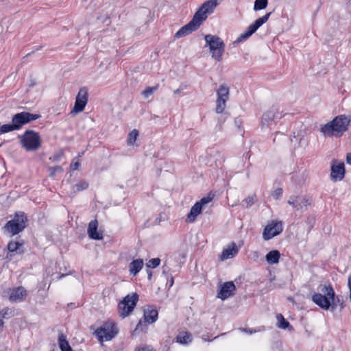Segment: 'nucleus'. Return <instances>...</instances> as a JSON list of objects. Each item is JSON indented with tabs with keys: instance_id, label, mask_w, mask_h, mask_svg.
I'll return each instance as SVG.
<instances>
[{
	"instance_id": "obj_47",
	"label": "nucleus",
	"mask_w": 351,
	"mask_h": 351,
	"mask_svg": "<svg viewBox=\"0 0 351 351\" xmlns=\"http://www.w3.org/2000/svg\"><path fill=\"white\" fill-rule=\"evenodd\" d=\"M346 162L348 164L351 165V152L347 154Z\"/></svg>"
},
{
	"instance_id": "obj_10",
	"label": "nucleus",
	"mask_w": 351,
	"mask_h": 351,
	"mask_svg": "<svg viewBox=\"0 0 351 351\" xmlns=\"http://www.w3.org/2000/svg\"><path fill=\"white\" fill-rule=\"evenodd\" d=\"M219 4L218 0H208L202 4L194 16L202 23L208 17V14L213 13Z\"/></svg>"
},
{
	"instance_id": "obj_12",
	"label": "nucleus",
	"mask_w": 351,
	"mask_h": 351,
	"mask_svg": "<svg viewBox=\"0 0 351 351\" xmlns=\"http://www.w3.org/2000/svg\"><path fill=\"white\" fill-rule=\"evenodd\" d=\"M282 230L283 226L282 222L272 220L265 227L263 232V238L265 241H268L280 234Z\"/></svg>"
},
{
	"instance_id": "obj_24",
	"label": "nucleus",
	"mask_w": 351,
	"mask_h": 351,
	"mask_svg": "<svg viewBox=\"0 0 351 351\" xmlns=\"http://www.w3.org/2000/svg\"><path fill=\"white\" fill-rule=\"evenodd\" d=\"M143 261L141 259H136L132 261L129 265V271L130 274L136 276L142 269Z\"/></svg>"
},
{
	"instance_id": "obj_58",
	"label": "nucleus",
	"mask_w": 351,
	"mask_h": 351,
	"mask_svg": "<svg viewBox=\"0 0 351 351\" xmlns=\"http://www.w3.org/2000/svg\"><path fill=\"white\" fill-rule=\"evenodd\" d=\"M35 83L34 82H31V84L29 85V86H34Z\"/></svg>"
},
{
	"instance_id": "obj_53",
	"label": "nucleus",
	"mask_w": 351,
	"mask_h": 351,
	"mask_svg": "<svg viewBox=\"0 0 351 351\" xmlns=\"http://www.w3.org/2000/svg\"><path fill=\"white\" fill-rule=\"evenodd\" d=\"M79 164H80V163H79L78 162H75V163L73 164V169H76L78 167Z\"/></svg>"
},
{
	"instance_id": "obj_59",
	"label": "nucleus",
	"mask_w": 351,
	"mask_h": 351,
	"mask_svg": "<svg viewBox=\"0 0 351 351\" xmlns=\"http://www.w3.org/2000/svg\"><path fill=\"white\" fill-rule=\"evenodd\" d=\"M223 0H219L218 1L220 3L221 1H222Z\"/></svg>"
},
{
	"instance_id": "obj_52",
	"label": "nucleus",
	"mask_w": 351,
	"mask_h": 351,
	"mask_svg": "<svg viewBox=\"0 0 351 351\" xmlns=\"http://www.w3.org/2000/svg\"><path fill=\"white\" fill-rule=\"evenodd\" d=\"M243 331L247 332V333H250V334H252L253 331L250 329H247V328H244L243 329Z\"/></svg>"
},
{
	"instance_id": "obj_7",
	"label": "nucleus",
	"mask_w": 351,
	"mask_h": 351,
	"mask_svg": "<svg viewBox=\"0 0 351 351\" xmlns=\"http://www.w3.org/2000/svg\"><path fill=\"white\" fill-rule=\"evenodd\" d=\"M158 315V313L156 309L149 308L145 309L143 315L144 321H139L132 335L134 336L138 335L140 332L146 330L147 324H152L157 320Z\"/></svg>"
},
{
	"instance_id": "obj_26",
	"label": "nucleus",
	"mask_w": 351,
	"mask_h": 351,
	"mask_svg": "<svg viewBox=\"0 0 351 351\" xmlns=\"http://www.w3.org/2000/svg\"><path fill=\"white\" fill-rule=\"evenodd\" d=\"M276 319L278 321L277 326L279 328L286 330L287 329L289 331H291L293 330V326L290 324V323L285 319V317L281 314H278L276 315Z\"/></svg>"
},
{
	"instance_id": "obj_51",
	"label": "nucleus",
	"mask_w": 351,
	"mask_h": 351,
	"mask_svg": "<svg viewBox=\"0 0 351 351\" xmlns=\"http://www.w3.org/2000/svg\"><path fill=\"white\" fill-rule=\"evenodd\" d=\"M182 90V88H178L177 90H174V94L178 95L180 94Z\"/></svg>"
},
{
	"instance_id": "obj_25",
	"label": "nucleus",
	"mask_w": 351,
	"mask_h": 351,
	"mask_svg": "<svg viewBox=\"0 0 351 351\" xmlns=\"http://www.w3.org/2000/svg\"><path fill=\"white\" fill-rule=\"evenodd\" d=\"M23 242L11 241L8 245V250L10 253L22 254L23 253Z\"/></svg>"
},
{
	"instance_id": "obj_16",
	"label": "nucleus",
	"mask_w": 351,
	"mask_h": 351,
	"mask_svg": "<svg viewBox=\"0 0 351 351\" xmlns=\"http://www.w3.org/2000/svg\"><path fill=\"white\" fill-rule=\"evenodd\" d=\"M287 203L291 205L295 210H305L307 209L308 206L311 205V200L308 197H298L291 195Z\"/></svg>"
},
{
	"instance_id": "obj_28",
	"label": "nucleus",
	"mask_w": 351,
	"mask_h": 351,
	"mask_svg": "<svg viewBox=\"0 0 351 351\" xmlns=\"http://www.w3.org/2000/svg\"><path fill=\"white\" fill-rule=\"evenodd\" d=\"M270 14H271V12H269V13H267L263 16L258 18V19H256L255 21V22L253 24L250 25V27L256 32V31L262 25H263L265 23H266L268 21Z\"/></svg>"
},
{
	"instance_id": "obj_32",
	"label": "nucleus",
	"mask_w": 351,
	"mask_h": 351,
	"mask_svg": "<svg viewBox=\"0 0 351 351\" xmlns=\"http://www.w3.org/2000/svg\"><path fill=\"white\" fill-rule=\"evenodd\" d=\"M88 183L85 180H81L73 186V193L80 192L86 189L88 187Z\"/></svg>"
},
{
	"instance_id": "obj_19",
	"label": "nucleus",
	"mask_w": 351,
	"mask_h": 351,
	"mask_svg": "<svg viewBox=\"0 0 351 351\" xmlns=\"http://www.w3.org/2000/svg\"><path fill=\"white\" fill-rule=\"evenodd\" d=\"M98 221L97 219L92 220L89 222L87 232L89 237L95 240H101L103 235L97 231Z\"/></svg>"
},
{
	"instance_id": "obj_14",
	"label": "nucleus",
	"mask_w": 351,
	"mask_h": 351,
	"mask_svg": "<svg viewBox=\"0 0 351 351\" xmlns=\"http://www.w3.org/2000/svg\"><path fill=\"white\" fill-rule=\"evenodd\" d=\"M211 201V197H204L199 201L197 202L191 208L190 212L187 215L186 222L193 223L196 217L202 213L203 206Z\"/></svg>"
},
{
	"instance_id": "obj_48",
	"label": "nucleus",
	"mask_w": 351,
	"mask_h": 351,
	"mask_svg": "<svg viewBox=\"0 0 351 351\" xmlns=\"http://www.w3.org/2000/svg\"><path fill=\"white\" fill-rule=\"evenodd\" d=\"M178 257L177 256L176 257V258H182L184 259L186 258V254L184 252H178Z\"/></svg>"
},
{
	"instance_id": "obj_42",
	"label": "nucleus",
	"mask_w": 351,
	"mask_h": 351,
	"mask_svg": "<svg viewBox=\"0 0 351 351\" xmlns=\"http://www.w3.org/2000/svg\"><path fill=\"white\" fill-rule=\"evenodd\" d=\"M12 310L9 308H4L1 311H0L1 319L6 318L8 315H10L12 314Z\"/></svg>"
},
{
	"instance_id": "obj_18",
	"label": "nucleus",
	"mask_w": 351,
	"mask_h": 351,
	"mask_svg": "<svg viewBox=\"0 0 351 351\" xmlns=\"http://www.w3.org/2000/svg\"><path fill=\"white\" fill-rule=\"evenodd\" d=\"M345 176V166L343 162L338 165H332L331 167L330 178L332 180L340 181L343 179Z\"/></svg>"
},
{
	"instance_id": "obj_50",
	"label": "nucleus",
	"mask_w": 351,
	"mask_h": 351,
	"mask_svg": "<svg viewBox=\"0 0 351 351\" xmlns=\"http://www.w3.org/2000/svg\"><path fill=\"white\" fill-rule=\"evenodd\" d=\"M169 267H167L166 265H164V266L162 267V273H163V274H165L168 273V272H169Z\"/></svg>"
},
{
	"instance_id": "obj_5",
	"label": "nucleus",
	"mask_w": 351,
	"mask_h": 351,
	"mask_svg": "<svg viewBox=\"0 0 351 351\" xmlns=\"http://www.w3.org/2000/svg\"><path fill=\"white\" fill-rule=\"evenodd\" d=\"M27 221V217L23 212H17L14 218L5 223L3 228L12 235H15L25 229Z\"/></svg>"
},
{
	"instance_id": "obj_35",
	"label": "nucleus",
	"mask_w": 351,
	"mask_h": 351,
	"mask_svg": "<svg viewBox=\"0 0 351 351\" xmlns=\"http://www.w3.org/2000/svg\"><path fill=\"white\" fill-rule=\"evenodd\" d=\"M14 130H16V128L12 123V124H4L0 126V134H4Z\"/></svg>"
},
{
	"instance_id": "obj_8",
	"label": "nucleus",
	"mask_w": 351,
	"mask_h": 351,
	"mask_svg": "<svg viewBox=\"0 0 351 351\" xmlns=\"http://www.w3.org/2000/svg\"><path fill=\"white\" fill-rule=\"evenodd\" d=\"M119 330L116 324L113 322H107L103 326L98 328L94 332L100 341H110L114 338L118 333Z\"/></svg>"
},
{
	"instance_id": "obj_39",
	"label": "nucleus",
	"mask_w": 351,
	"mask_h": 351,
	"mask_svg": "<svg viewBox=\"0 0 351 351\" xmlns=\"http://www.w3.org/2000/svg\"><path fill=\"white\" fill-rule=\"evenodd\" d=\"M254 203V197L251 196L245 198L243 202L242 206L245 208H248L249 206H252Z\"/></svg>"
},
{
	"instance_id": "obj_34",
	"label": "nucleus",
	"mask_w": 351,
	"mask_h": 351,
	"mask_svg": "<svg viewBox=\"0 0 351 351\" xmlns=\"http://www.w3.org/2000/svg\"><path fill=\"white\" fill-rule=\"evenodd\" d=\"M268 4V0H255L254 10H261L265 9Z\"/></svg>"
},
{
	"instance_id": "obj_43",
	"label": "nucleus",
	"mask_w": 351,
	"mask_h": 351,
	"mask_svg": "<svg viewBox=\"0 0 351 351\" xmlns=\"http://www.w3.org/2000/svg\"><path fill=\"white\" fill-rule=\"evenodd\" d=\"M62 156L63 152L62 151H60L59 152L54 154L52 156L49 158V159L53 162H58L62 157Z\"/></svg>"
},
{
	"instance_id": "obj_20",
	"label": "nucleus",
	"mask_w": 351,
	"mask_h": 351,
	"mask_svg": "<svg viewBox=\"0 0 351 351\" xmlns=\"http://www.w3.org/2000/svg\"><path fill=\"white\" fill-rule=\"evenodd\" d=\"M26 295V290L23 287H19L11 291L9 300L13 302H20L25 299Z\"/></svg>"
},
{
	"instance_id": "obj_44",
	"label": "nucleus",
	"mask_w": 351,
	"mask_h": 351,
	"mask_svg": "<svg viewBox=\"0 0 351 351\" xmlns=\"http://www.w3.org/2000/svg\"><path fill=\"white\" fill-rule=\"evenodd\" d=\"M330 303L331 304V306L330 307V309L332 311H334L337 308V304L336 302V295H335L333 299H330Z\"/></svg>"
},
{
	"instance_id": "obj_45",
	"label": "nucleus",
	"mask_w": 351,
	"mask_h": 351,
	"mask_svg": "<svg viewBox=\"0 0 351 351\" xmlns=\"http://www.w3.org/2000/svg\"><path fill=\"white\" fill-rule=\"evenodd\" d=\"M137 351H155L152 346H144L139 348Z\"/></svg>"
},
{
	"instance_id": "obj_9",
	"label": "nucleus",
	"mask_w": 351,
	"mask_h": 351,
	"mask_svg": "<svg viewBox=\"0 0 351 351\" xmlns=\"http://www.w3.org/2000/svg\"><path fill=\"white\" fill-rule=\"evenodd\" d=\"M282 117V111H280L278 106H273L268 110L265 112L261 118V128L262 129L268 128L272 122H276V120L281 119Z\"/></svg>"
},
{
	"instance_id": "obj_38",
	"label": "nucleus",
	"mask_w": 351,
	"mask_h": 351,
	"mask_svg": "<svg viewBox=\"0 0 351 351\" xmlns=\"http://www.w3.org/2000/svg\"><path fill=\"white\" fill-rule=\"evenodd\" d=\"M160 263V259L159 258H152L149 261L148 263L147 264V267L148 268H156L158 267Z\"/></svg>"
},
{
	"instance_id": "obj_4",
	"label": "nucleus",
	"mask_w": 351,
	"mask_h": 351,
	"mask_svg": "<svg viewBox=\"0 0 351 351\" xmlns=\"http://www.w3.org/2000/svg\"><path fill=\"white\" fill-rule=\"evenodd\" d=\"M19 138L22 147L27 152L36 151L40 147V136L34 130H27Z\"/></svg>"
},
{
	"instance_id": "obj_37",
	"label": "nucleus",
	"mask_w": 351,
	"mask_h": 351,
	"mask_svg": "<svg viewBox=\"0 0 351 351\" xmlns=\"http://www.w3.org/2000/svg\"><path fill=\"white\" fill-rule=\"evenodd\" d=\"M158 85L153 87H147L142 92V95L144 98H148L158 89Z\"/></svg>"
},
{
	"instance_id": "obj_6",
	"label": "nucleus",
	"mask_w": 351,
	"mask_h": 351,
	"mask_svg": "<svg viewBox=\"0 0 351 351\" xmlns=\"http://www.w3.org/2000/svg\"><path fill=\"white\" fill-rule=\"evenodd\" d=\"M138 300V295L136 293L126 295L118 304L119 315L122 318L128 316L134 310Z\"/></svg>"
},
{
	"instance_id": "obj_40",
	"label": "nucleus",
	"mask_w": 351,
	"mask_h": 351,
	"mask_svg": "<svg viewBox=\"0 0 351 351\" xmlns=\"http://www.w3.org/2000/svg\"><path fill=\"white\" fill-rule=\"evenodd\" d=\"M49 169L50 171L49 176L51 177L54 176L56 175V172H62L63 171V169L60 166L51 167H49Z\"/></svg>"
},
{
	"instance_id": "obj_15",
	"label": "nucleus",
	"mask_w": 351,
	"mask_h": 351,
	"mask_svg": "<svg viewBox=\"0 0 351 351\" xmlns=\"http://www.w3.org/2000/svg\"><path fill=\"white\" fill-rule=\"evenodd\" d=\"M202 23L199 21L197 18L193 16L191 21L187 23L186 25L182 27L175 34L174 37L176 38H180L184 37L186 35L190 34L193 32L197 30Z\"/></svg>"
},
{
	"instance_id": "obj_21",
	"label": "nucleus",
	"mask_w": 351,
	"mask_h": 351,
	"mask_svg": "<svg viewBox=\"0 0 351 351\" xmlns=\"http://www.w3.org/2000/svg\"><path fill=\"white\" fill-rule=\"evenodd\" d=\"M239 250L234 243L230 244L227 248L223 249L221 255V260L224 261L228 258H231L238 254Z\"/></svg>"
},
{
	"instance_id": "obj_2",
	"label": "nucleus",
	"mask_w": 351,
	"mask_h": 351,
	"mask_svg": "<svg viewBox=\"0 0 351 351\" xmlns=\"http://www.w3.org/2000/svg\"><path fill=\"white\" fill-rule=\"evenodd\" d=\"M319 293H315L312 295V300L319 307L324 310H329L331 306L330 300L333 299L335 291L330 284L320 285Z\"/></svg>"
},
{
	"instance_id": "obj_46",
	"label": "nucleus",
	"mask_w": 351,
	"mask_h": 351,
	"mask_svg": "<svg viewBox=\"0 0 351 351\" xmlns=\"http://www.w3.org/2000/svg\"><path fill=\"white\" fill-rule=\"evenodd\" d=\"M259 257V252L257 251L252 252V258L254 261H257Z\"/></svg>"
},
{
	"instance_id": "obj_22",
	"label": "nucleus",
	"mask_w": 351,
	"mask_h": 351,
	"mask_svg": "<svg viewBox=\"0 0 351 351\" xmlns=\"http://www.w3.org/2000/svg\"><path fill=\"white\" fill-rule=\"evenodd\" d=\"M292 141L291 138H289L286 134L280 132H276L273 138L274 143H276L277 145H282Z\"/></svg>"
},
{
	"instance_id": "obj_36",
	"label": "nucleus",
	"mask_w": 351,
	"mask_h": 351,
	"mask_svg": "<svg viewBox=\"0 0 351 351\" xmlns=\"http://www.w3.org/2000/svg\"><path fill=\"white\" fill-rule=\"evenodd\" d=\"M138 135V131L136 129L131 131L128 134V144L133 145Z\"/></svg>"
},
{
	"instance_id": "obj_17",
	"label": "nucleus",
	"mask_w": 351,
	"mask_h": 351,
	"mask_svg": "<svg viewBox=\"0 0 351 351\" xmlns=\"http://www.w3.org/2000/svg\"><path fill=\"white\" fill-rule=\"evenodd\" d=\"M235 290L236 287L233 282H226L223 283V285H221L219 291L217 293V297L224 300L233 295Z\"/></svg>"
},
{
	"instance_id": "obj_13",
	"label": "nucleus",
	"mask_w": 351,
	"mask_h": 351,
	"mask_svg": "<svg viewBox=\"0 0 351 351\" xmlns=\"http://www.w3.org/2000/svg\"><path fill=\"white\" fill-rule=\"evenodd\" d=\"M88 102V90L86 87L80 89L75 98L73 108L71 111V114H77L84 110Z\"/></svg>"
},
{
	"instance_id": "obj_57",
	"label": "nucleus",
	"mask_w": 351,
	"mask_h": 351,
	"mask_svg": "<svg viewBox=\"0 0 351 351\" xmlns=\"http://www.w3.org/2000/svg\"><path fill=\"white\" fill-rule=\"evenodd\" d=\"M64 351H73V350L72 348H69V349L66 350Z\"/></svg>"
},
{
	"instance_id": "obj_55",
	"label": "nucleus",
	"mask_w": 351,
	"mask_h": 351,
	"mask_svg": "<svg viewBox=\"0 0 351 351\" xmlns=\"http://www.w3.org/2000/svg\"><path fill=\"white\" fill-rule=\"evenodd\" d=\"M173 278H171V281H170V286L171 287L173 285Z\"/></svg>"
},
{
	"instance_id": "obj_54",
	"label": "nucleus",
	"mask_w": 351,
	"mask_h": 351,
	"mask_svg": "<svg viewBox=\"0 0 351 351\" xmlns=\"http://www.w3.org/2000/svg\"><path fill=\"white\" fill-rule=\"evenodd\" d=\"M147 274H148V279L151 280L152 278V272L149 270H147Z\"/></svg>"
},
{
	"instance_id": "obj_3",
	"label": "nucleus",
	"mask_w": 351,
	"mask_h": 351,
	"mask_svg": "<svg viewBox=\"0 0 351 351\" xmlns=\"http://www.w3.org/2000/svg\"><path fill=\"white\" fill-rule=\"evenodd\" d=\"M205 47H208L211 56L217 61H221L225 51V44L222 39L216 35L207 34L204 36Z\"/></svg>"
},
{
	"instance_id": "obj_41",
	"label": "nucleus",
	"mask_w": 351,
	"mask_h": 351,
	"mask_svg": "<svg viewBox=\"0 0 351 351\" xmlns=\"http://www.w3.org/2000/svg\"><path fill=\"white\" fill-rule=\"evenodd\" d=\"M282 193L283 191L282 188H277L273 191L271 195L275 199H278L282 197Z\"/></svg>"
},
{
	"instance_id": "obj_31",
	"label": "nucleus",
	"mask_w": 351,
	"mask_h": 351,
	"mask_svg": "<svg viewBox=\"0 0 351 351\" xmlns=\"http://www.w3.org/2000/svg\"><path fill=\"white\" fill-rule=\"evenodd\" d=\"M58 344L61 351H64L69 349V348H71L66 340V337L62 333H60L58 336Z\"/></svg>"
},
{
	"instance_id": "obj_1",
	"label": "nucleus",
	"mask_w": 351,
	"mask_h": 351,
	"mask_svg": "<svg viewBox=\"0 0 351 351\" xmlns=\"http://www.w3.org/2000/svg\"><path fill=\"white\" fill-rule=\"evenodd\" d=\"M350 119L345 114L335 117L322 125L320 132L324 137H341L348 129Z\"/></svg>"
},
{
	"instance_id": "obj_29",
	"label": "nucleus",
	"mask_w": 351,
	"mask_h": 351,
	"mask_svg": "<svg viewBox=\"0 0 351 351\" xmlns=\"http://www.w3.org/2000/svg\"><path fill=\"white\" fill-rule=\"evenodd\" d=\"M176 341L181 344H187L192 341V337L189 332H180L176 337Z\"/></svg>"
},
{
	"instance_id": "obj_33",
	"label": "nucleus",
	"mask_w": 351,
	"mask_h": 351,
	"mask_svg": "<svg viewBox=\"0 0 351 351\" xmlns=\"http://www.w3.org/2000/svg\"><path fill=\"white\" fill-rule=\"evenodd\" d=\"M226 101L224 99H217L215 111L217 113H222L226 107Z\"/></svg>"
},
{
	"instance_id": "obj_27",
	"label": "nucleus",
	"mask_w": 351,
	"mask_h": 351,
	"mask_svg": "<svg viewBox=\"0 0 351 351\" xmlns=\"http://www.w3.org/2000/svg\"><path fill=\"white\" fill-rule=\"evenodd\" d=\"M217 99H224L225 101H228L230 95V89L228 86H227L225 84L220 85L217 91Z\"/></svg>"
},
{
	"instance_id": "obj_23",
	"label": "nucleus",
	"mask_w": 351,
	"mask_h": 351,
	"mask_svg": "<svg viewBox=\"0 0 351 351\" xmlns=\"http://www.w3.org/2000/svg\"><path fill=\"white\" fill-rule=\"evenodd\" d=\"M280 258V253L277 250L269 252L265 256L266 261L270 265L278 263Z\"/></svg>"
},
{
	"instance_id": "obj_30",
	"label": "nucleus",
	"mask_w": 351,
	"mask_h": 351,
	"mask_svg": "<svg viewBox=\"0 0 351 351\" xmlns=\"http://www.w3.org/2000/svg\"><path fill=\"white\" fill-rule=\"evenodd\" d=\"M255 32L249 26L247 30L240 34V36L234 40V44H239L249 38Z\"/></svg>"
},
{
	"instance_id": "obj_11",
	"label": "nucleus",
	"mask_w": 351,
	"mask_h": 351,
	"mask_svg": "<svg viewBox=\"0 0 351 351\" xmlns=\"http://www.w3.org/2000/svg\"><path fill=\"white\" fill-rule=\"evenodd\" d=\"M40 117L38 114H32L28 112H21L14 114L12 119V123L14 124L16 130H19L23 125Z\"/></svg>"
},
{
	"instance_id": "obj_49",
	"label": "nucleus",
	"mask_w": 351,
	"mask_h": 351,
	"mask_svg": "<svg viewBox=\"0 0 351 351\" xmlns=\"http://www.w3.org/2000/svg\"><path fill=\"white\" fill-rule=\"evenodd\" d=\"M348 287L349 288L350 293H351V275L349 276L348 279Z\"/></svg>"
},
{
	"instance_id": "obj_56",
	"label": "nucleus",
	"mask_w": 351,
	"mask_h": 351,
	"mask_svg": "<svg viewBox=\"0 0 351 351\" xmlns=\"http://www.w3.org/2000/svg\"><path fill=\"white\" fill-rule=\"evenodd\" d=\"M340 302L339 299L338 298V297H336V302L337 304H338V303Z\"/></svg>"
}]
</instances>
